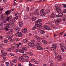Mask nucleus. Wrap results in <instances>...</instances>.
Listing matches in <instances>:
<instances>
[{"instance_id":"1","label":"nucleus","mask_w":66,"mask_h":66,"mask_svg":"<svg viewBox=\"0 0 66 66\" xmlns=\"http://www.w3.org/2000/svg\"><path fill=\"white\" fill-rule=\"evenodd\" d=\"M55 58L56 59H57L59 61H61L62 60V57L61 55H59L58 53L56 52H54Z\"/></svg>"},{"instance_id":"2","label":"nucleus","mask_w":66,"mask_h":66,"mask_svg":"<svg viewBox=\"0 0 66 66\" xmlns=\"http://www.w3.org/2000/svg\"><path fill=\"white\" fill-rule=\"evenodd\" d=\"M52 47H50V49L53 50H56V48H56V47H57V46H56L55 44H54L52 45Z\"/></svg>"},{"instance_id":"3","label":"nucleus","mask_w":66,"mask_h":66,"mask_svg":"<svg viewBox=\"0 0 66 66\" xmlns=\"http://www.w3.org/2000/svg\"><path fill=\"white\" fill-rule=\"evenodd\" d=\"M19 15H20V14L19 13H15V17H14L15 19L16 20H17L18 17L19 16Z\"/></svg>"},{"instance_id":"4","label":"nucleus","mask_w":66,"mask_h":66,"mask_svg":"<svg viewBox=\"0 0 66 66\" xmlns=\"http://www.w3.org/2000/svg\"><path fill=\"white\" fill-rule=\"evenodd\" d=\"M23 22L22 21H20L19 24V26L20 28L22 27V25H23Z\"/></svg>"},{"instance_id":"5","label":"nucleus","mask_w":66,"mask_h":66,"mask_svg":"<svg viewBox=\"0 0 66 66\" xmlns=\"http://www.w3.org/2000/svg\"><path fill=\"white\" fill-rule=\"evenodd\" d=\"M56 10H57V12L59 13H62V10H61V9L60 7L58 8L57 9H56Z\"/></svg>"},{"instance_id":"6","label":"nucleus","mask_w":66,"mask_h":66,"mask_svg":"<svg viewBox=\"0 0 66 66\" xmlns=\"http://www.w3.org/2000/svg\"><path fill=\"white\" fill-rule=\"evenodd\" d=\"M9 24H10V27H13L14 26V22H12V21H10Z\"/></svg>"},{"instance_id":"7","label":"nucleus","mask_w":66,"mask_h":66,"mask_svg":"<svg viewBox=\"0 0 66 66\" xmlns=\"http://www.w3.org/2000/svg\"><path fill=\"white\" fill-rule=\"evenodd\" d=\"M23 57H24L23 60L24 61H27L28 60H29V58L28 56H25V57L23 56Z\"/></svg>"},{"instance_id":"8","label":"nucleus","mask_w":66,"mask_h":66,"mask_svg":"<svg viewBox=\"0 0 66 66\" xmlns=\"http://www.w3.org/2000/svg\"><path fill=\"white\" fill-rule=\"evenodd\" d=\"M27 31V29L25 28L23 29L22 30V33H26Z\"/></svg>"},{"instance_id":"9","label":"nucleus","mask_w":66,"mask_h":66,"mask_svg":"<svg viewBox=\"0 0 66 66\" xmlns=\"http://www.w3.org/2000/svg\"><path fill=\"white\" fill-rule=\"evenodd\" d=\"M11 13V12H10V11L7 10L6 11V12L5 13V14L7 15V16H9V14H10Z\"/></svg>"},{"instance_id":"10","label":"nucleus","mask_w":66,"mask_h":66,"mask_svg":"<svg viewBox=\"0 0 66 66\" xmlns=\"http://www.w3.org/2000/svg\"><path fill=\"white\" fill-rule=\"evenodd\" d=\"M15 29L16 32H19L20 31V29L18 27H15Z\"/></svg>"},{"instance_id":"11","label":"nucleus","mask_w":66,"mask_h":66,"mask_svg":"<svg viewBox=\"0 0 66 66\" xmlns=\"http://www.w3.org/2000/svg\"><path fill=\"white\" fill-rule=\"evenodd\" d=\"M60 22H61V20H56L55 21V23H56L57 24H58Z\"/></svg>"},{"instance_id":"12","label":"nucleus","mask_w":66,"mask_h":66,"mask_svg":"<svg viewBox=\"0 0 66 66\" xmlns=\"http://www.w3.org/2000/svg\"><path fill=\"white\" fill-rule=\"evenodd\" d=\"M29 46L30 47H34V44L30 42L28 44Z\"/></svg>"},{"instance_id":"13","label":"nucleus","mask_w":66,"mask_h":66,"mask_svg":"<svg viewBox=\"0 0 66 66\" xmlns=\"http://www.w3.org/2000/svg\"><path fill=\"white\" fill-rule=\"evenodd\" d=\"M4 42L5 44H6L7 43L8 41L7 40V39L5 38H4Z\"/></svg>"},{"instance_id":"14","label":"nucleus","mask_w":66,"mask_h":66,"mask_svg":"<svg viewBox=\"0 0 66 66\" xmlns=\"http://www.w3.org/2000/svg\"><path fill=\"white\" fill-rule=\"evenodd\" d=\"M40 32L41 34H44L46 33V31L43 30H40Z\"/></svg>"},{"instance_id":"15","label":"nucleus","mask_w":66,"mask_h":66,"mask_svg":"<svg viewBox=\"0 0 66 66\" xmlns=\"http://www.w3.org/2000/svg\"><path fill=\"white\" fill-rule=\"evenodd\" d=\"M37 49L39 50H42L43 48L41 46H39L37 47Z\"/></svg>"},{"instance_id":"16","label":"nucleus","mask_w":66,"mask_h":66,"mask_svg":"<svg viewBox=\"0 0 66 66\" xmlns=\"http://www.w3.org/2000/svg\"><path fill=\"white\" fill-rule=\"evenodd\" d=\"M4 26H6L7 28H10V24H5L4 25Z\"/></svg>"},{"instance_id":"17","label":"nucleus","mask_w":66,"mask_h":66,"mask_svg":"<svg viewBox=\"0 0 66 66\" xmlns=\"http://www.w3.org/2000/svg\"><path fill=\"white\" fill-rule=\"evenodd\" d=\"M7 55V54L6 53H4L1 55L2 57H3V56H5Z\"/></svg>"},{"instance_id":"18","label":"nucleus","mask_w":66,"mask_h":66,"mask_svg":"<svg viewBox=\"0 0 66 66\" xmlns=\"http://www.w3.org/2000/svg\"><path fill=\"white\" fill-rule=\"evenodd\" d=\"M22 57H23V56H22L21 57L19 58V60L20 61H23L24 58H23Z\"/></svg>"},{"instance_id":"19","label":"nucleus","mask_w":66,"mask_h":66,"mask_svg":"<svg viewBox=\"0 0 66 66\" xmlns=\"http://www.w3.org/2000/svg\"><path fill=\"white\" fill-rule=\"evenodd\" d=\"M36 18L35 16H33L32 17V20L33 21H35L36 20Z\"/></svg>"},{"instance_id":"20","label":"nucleus","mask_w":66,"mask_h":66,"mask_svg":"<svg viewBox=\"0 0 66 66\" xmlns=\"http://www.w3.org/2000/svg\"><path fill=\"white\" fill-rule=\"evenodd\" d=\"M37 27H40L41 28L42 27V23L39 24Z\"/></svg>"},{"instance_id":"21","label":"nucleus","mask_w":66,"mask_h":66,"mask_svg":"<svg viewBox=\"0 0 66 66\" xmlns=\"http://www.w3.org/2000/svg\"><path fill=\"white\" fill-rule=\"evenodd\" d=\"M42 20L39 19L38 20L36 21H37L39 23H40V22H42Z\"/></svg>"},{"instance_id":"22","label":"nucleus","mask_w":66,"mask_h":66,"mask_svg":"<svg viewBox=\"0 0 66 66\" xmlns=\"http://www.w3.org/2000/svg\"><path fill=\"white\" fill-rule=\"evenodd\" d=\"M2 21L3 23H6V20H5V19H2Z\"/></svg>"},{"instance_id":"23","label":"nucleus","mask_w":66,"mask_h":66,"mask_svg":"<svg viewBox=\"0 0 66 66\" xmlns=\"http://www.w3.org/2000/svg\"><path fill=\"white\" fill-rule=\"evenodd\" d=\"M38 11V9H37L34 12V14H36L37 12V11Z\"/></svg>"},{"instance_id":"24","label":"nucleus","mask_w":66,"mask_h":66,"mask_svg":"<svg viewBox=\"0 0 66 66\" xmlns=\"http://www.w3.org/2000/svg\"><path fill=\"white\" fill-rule=\"evenodd\" d=\"M4 15H2L0 17V19H3L4 18Z\"/></svg>"},{"instance_id":"25","label":"nucleus","mask_w":66,"mask_h":66,"mask_svg":"<svg viewBox=\"0 0 66 66\" xmlns=\"http://www.w3.org/2000/svg\"><path fill=\"white\" fill-rule=\"evenodd\" d=\"M42 41V42L44 44H47V43H48V42L46 40H43Z\"/></svg>"},{"instance_id":"26","label":"nucleus","mask_w":66,"mask_h":66,"mask_svg":"<svg viewBox=\"0 0 66 66\" xmlns=\"http://www.w3.org/2000/svg\"><path fill=\"white\" fill-rule=\"evenodd\" d=\"M23 43H27L28 42V40L27 39H24L23 40Z\"/></svg>"},{"instance_id":"27","label":"nucleus","mask_w":66,"mask_h":66,"mask_svg":"<svg viewBox=\"0 0 66 66\" xmlns=\"http://www.w3.org/2000/svg\"><path fill=\"white\" fill-rule=\"evenodd\" d=\"M27 53L28 54H30V55H33V53H32L31 52H27Z\"/></svg>"},{"instance_id":"28","label":"nucleus","mask_w":66,"mask_h":66,"mask_svg":"<svg viewBox=\"0 0 66 66\" xmlns=\"http://www.w3.org/2000/svg\"><path fill=\"white\" fill-rule=\"evenodd\" d=\"M63 44H62V43H61L60 44V46L61 48H63Z\"/></svg>"},{"instance_id":"29","label":"nucleus","mask_w":66,"mask_h":66,"mask_svg":"<svg viewBox=\"0 0 66 66\" xmlns=\"http://www.w3.org/2000/svg\"><path fill=\"white\" fill-rule=\"evenodd\" d=\"M35 37L36 38V39H40V38L39 37L37 36H35Z\"/></svg>"},{"instance_id":"30","label":"nucleus","mask_w":66,"mask_h":66,"mask_svg":"<svg viewBox=\"0 0 66 66\" xmlns=\"http://www.w3.org/2000/svg\"><path fill=\"white\" fill-rule=\"evenodd\" d=\"M35 43V40H32L31 41V44H34Z\"/></svg>"},{"instance_id":"31","label":"nucleus","mask_w":66,"mask_h":66,"mask_svg":"<svg viewBox=\"0 0 66 66\" xmlns=\"http://www.w3.org/2000/svg\"><path fill=\"white\" fill-rule=\"evenodd\" d=\"M12 21V22H13V23L14 22H16V20H15V19L13 18L12 19V21Z\"/></svg>"},{"instance_id":"32","label":"nucleus","mask_w":66,"mask_h":66,"mask_svg":"<svg viewBox=\"0 0 66 66\" xmlns=\"http://www.w3.org/2000/svg\"><path fill=\"white\" fill-rule=\"evenodd\" d=\"M6 50L7 51H10L12 50V49L10 48H7Z\"/></svg>"},{"instance_id":"33","label":"nucleus","mask_w":66,"mask_h":66,"mask_svg":"<svg viewBox=\"0 0 66 66\" xmlns=\"http://www.w3.org/2000/svg\"><path fill=\"white\" fill-rule=\"evenodd\" d=\"M19 37H21L23 35L20 32H19Z\"/></svg>"},{"instance_id":"34","label":"nucleus","mask_w":66,"mask_h":66,"mask_svg":"<svg viewBox=\"0 0 66 66\" xmlns=\"http://www.w3.org/2000/svg\"><path fill=\"white\" fill-rule=\"evenodd\" d=\"M22 49L24 51H27V48L26 47H23L22 48Z\"/></svg>"},{"instance_id":"35","label":"nucleus","mask_w":66,"mask_h":66,"mask_svg":"<svg viewBox=\"0 0 66 66\" xmlns=\"http://www.w3.org/2000/svg\"><path fill=\"white\" fill-rule=\"evenodd\" d=\"M9 32H10V33H12L13 32V30L12 29H9Z\"/></svg>"},{"instance_id":"36","label":"nucleus","mask_w":66,"mask_h":66,"mask_svg":"<svg viewBox=\"0 0 66 66\" xmlns=\"http://www.w3.org/2000/svg\"><path fill=\"white\" fill-rule=\"evenodd\" d=\"M20 51L21 53H24V51L22 49L21 50H20Z\"/></svg>"},{"instance_id":"37","label":"nucleus","mask_w":66,"mask_h":66,"mask_svg":"<svg viewBox=\"0 0 66 66\" xmlns=\"http://www.w3.org/2000/svg\"><path fill=\"white\" fill-rule=\"evenodd\" d=\"M12 62L13 63H16L17 62V60L14 59L12 60Z\"/></svg>"},{"instance_id":"38","label":"nucleus","mask_w":66,"mask_h":66,"mask_svg":"<svg viewBox=\"0 0 66 66\" xmlns=\"http://www.w3.org/2000/svg\"><path fill=\"white\" fill-rule=\"evenodd\" d=\"M5 64L6 65V66H8L10 65L9 64V63L8 62H6L5 63Z\"/></svg>"},{"instance_id":"39","label":"nucleus","mask_w":66,"mask_h":66,"mask_svg":"<svg viewBox=\"0 0 66 66\" xmlns=\"http://www.w3.org/2000/svg\"><path fill=\"white\" fill-rule=\"evenodd\" d=\"M3 26V24L1 22H0V27H2Z\"/></svg>"},{"instance_id":"40","label":"nucleus","mask_w":66,"mask_h":66,"mask_svg":"<svg viewBox=\"0 0 66 66\" xmlns=\"http://www.w3.org/2000/svg\"><path fill=\"white\" fill-rule=\"evenodd\" d=\"M3 9H0V14H1V13H2V11H3Z\"/></svg>"},{"instance_id":"41","label":"nucleus","mask_w":66,"mask_h":66,"mask_svg":"<svg viewBox=\"0 0 66 66\" xmlns=\"http://www.w3.org/2000/svg\"><path fill=\"white\" fill-rule=\"evenodd\" d=\"M6 21H10V19L9 18V17H7L6 18Z\"/></svg>"},{"instance_id":"42","label":"nucleus","mask_w":66,"mask_h":66,"mask_svg":"<svg viewBox=\"0 0 66 66\" xmlns=\"http://www.w3.org/2000/svg\"><path fill=\"white\" fill-rule=\"evenodd\" d=\"M15 54H14L10 53V55L11 56H14Z\"/></svg>"},{"instance_id":"43","label":"nucleus","mask_w":66,"mask_h":66,"mask_svg":"<svg viewBox=\"0 0 66 66\" xmlns=\"http://www.w3.org/2000/svg\"><path fill=\"white\" fill-rule=\"evenodd\" d=\"M46 12L48 13H50V10H49V9H47L46 10Z\"/></svg>"},{"instance_id":"44","label":"nucleus","mask_w":66,"mask_h":66,"mask_svg":"<svg viewBox=\"0 0 66 66\" xmlns=\"http://www.w3.org/2000/svg\"><path fill=\"white\" fill-rule=\"evenodd\" d=\"M59 14H60V17L61 16H63V14L61 13H59Z\"/></svg>"},{"instance_id":"45","label":"nucleus","mask_w":66,"mask_h":66,"mask_svg":"<svg viewBox=\"0 0 66 66\" xmlns=\"http://www.w3.org/2000/svg\"><path fill=\"white\" fill-rule=\"evenodd\" d=\"M35 23V26H37V25H38V24L39 23L37 21H36Z\"/></svg>"},{"instance_id":"46","label":"nucleus","mask_w":66,"mask_h":66,"mask_svg":"<svg viewBox=\"0 0 66 66\" xmlns=\"http://www.w3.org/2000/svg\"><path fill=\"white\" fill-rule=\"evenodd\" d=\"M19 32H17V34H16V36H19Z\"/></svg>"},{"instance_id":"47","label":"nucleus","mask_w":66,"mask_h":66,"mask_svg":"<svg viewBox=\"0 0 66 66\" xmlns=\"http://www.w3.org/2000/svg\"><path fill=\"white\" fill-rule=\"evenodd\" d=\"M62 5L64 6V8H66V5L64 4H63Z\"/></svg>"},{"instance_id":"48","label":"nucleus","mask_w":66,"mask_h":66,"mask_svg":"<svg viewBox=\"0 0 66 66\" xmlns=\"http://www.w3.org/2000/svg\"><path fill=\"white\" fill-rule=\"evenodd\" d=\"M44 11V9H42L40 11L41 13H43V12Z\"/></svg>"},{"instance_id":"49","label":"nucleus","mask_w":66,"mask_h":66,"mask_svg":"<svg viewBox=\"0 0 66 66\" xmlns=\"http://www.w3.org/2000/svg\"><path fill=\"white\" fill-rule=\"evenodd\" d=\"M31 61L32 62H35V59H32Z\"/></svg>"},{"instance_id":"50","label":"nucleus","mask_w":66,"mask_h":66,"mask_svg":"<svg viewBox=\"0 0 66 66\" xmlns=\"http://www.w3.org/2000/svg\"><path fill=\"white\" fill-rule=\"evenodd\" d=\"M36 29V27H34L31 29V30H35Z\"/></svg>"},{"instance_id":"51","label":"nucleus","mask_w":66,"mask_h":66,"mask_svg":"<svg viewBox=\"0 0 66 66\" xmlns=\"http://www.w3.org/2000/svg\"><path fill=\"white\" fill-rule=\"evenodd\" d=\"M14 64L13 63H10V66H12L13 65H14Z\"/></svg>"},{"instance_id":"52","label":"nucleus","mask_w":66,"mask_h":66,"mask_svg":"<svg viewBox=\"0 0 66 66\" xmlns=\"http://www.w3.org/2000/svg\"><path fill=\"white\" fill-rule=\"evenodd\" d=\"M51 17H54L55 16V14H52L51 15Z\"/></svg>"},{"instance_id":"53","label":"nucleus","mask_w":66,"mask_h":66,"mask_svg":"<svg viewBox=\"0 0 66 66\" xmlns=\"http://www.w3.org/2000/svg\"><path fill=\"white\" fill-rule=\"evenodd\" d=\"M48 26H45L44 27V28H45V29H46L47 28H48Z\"/></svg>"},{"instance_id":"54","label":"nucleus","mask_w":66,"mask_h":66,"mask_svg":"<svg viewBox=\"0 0 66 66\" xmlns=\"http://www.w3.org/2000/svg\"><path fill=\"white\" fill-rule=\"evenodd\" d=\"M43 16H46V13L45 12L44 13H43Z\"/></svg>"},{"instance_id":"55","label":"nucleus","mask_w":66,"mask_h":66,"mask_svg":"<svg viewBox=\"0 0 66 66\" xmlns=\"http://www.w3.org/2000/svg\"><path fill=\"white\" fill-rule=\"evenodd\" d=\"M63 13H66V9H64L63 11Z\"/></svg>"},{"instance_id":"56","label":"nucleus","mask_w":66,"mask_h":66,"mask_svg":"<svg viewBox=\"0 0 66 66\" xmlns=\"http://www.w3.org/2000/svg\"><path fill=\"white\" fill-rule=\"evenodd\" d=\"M27 12L29 11V8L28 7H27Z\"/></svg>"},{"instance_id":"57","label":"nucleus","mask_w":66,"mask_h":66,"mask_svg":"<svg viewBox=\"0 0 66 66\" xmlns=\"http://www.w3.org/2000/svg\"><path fill=\"white\" fill-rule=\"evenodd\" d=\"M15 51L16 52H18L19 51H20V50H19L18 49H16L15 50Z\"/></svg>"},{"instance_id":"58","label":"nucleus","mask_w":66,"mask_h":66,"mask_svg":"<svg viewBox=\"0 0 66 66\" xmlns=\"http://www.w3.org/2000/svg\"><path fill=\"white\" fill-rule=\"evenodd\" d=\"M10 19H12V16H10L9 17H8Z\"/></svg>"},{"instance_id":"59","label":"nucleus","mask_w":66,"mask_h":66,"mask_svg":"<svg viewBox=\"0 0 66 66\" xmlns=\"http://www.w3.org/2000/svg\"><path fill=\"white\" fill-rule=\"evenodd\" d=\"M56 17H61V15H56Z\"/></svg>"},{"instance_id":"60","label":"nucleus","mask_w":66,"mask_h":66,"mask_svg":"<svg viewBox=\"0 0 66 66\" xmlns=\"http://www.w3.org/2000/svg\"><path fill=\"white\" fill-rule=\"evenodd\" d=\"M43 66H48L47 64H43Z\"/></svg>"},{"instance_id":"61","label":"nucleus","mask_w":66,"mask_h":66,"mask_svg":"<svg viewBox=\"0 0 66 66\" xmlns=\"http://www.w3.org/2000/svg\"><path fill=\"white\" fill-rule=\"evenodd\" d=\"M24 19H27V18H28V16L27 15H25L24 16Z\"/></svg>"},{"instance_id":"62","label":"nucleus","mask_w":66,"mask_h":66,"mask_svg":"<svg viewBox=\"0 0 66 66\" xmlns=\"http://www.w3.org/2000/svg\"><path fill=\"white\" fill-rule=\"evenodd\" d=\"M63 66H66V64L64 62L63 64Z\"/></svg>"},{"instance_id":"63","label":"nucleus","mask_w":66,"mask_h":66,"mask_svg":"<svg viewBox=\"0 0 66 66\" xmlns=\"http://www.w3.org/2000/svg\"><path fill=\"white\" fill-rule=\"evenodd\" d=\"M18 66H22L21 64V63H19L18 64Z\"/></svg>"},{"instance_id":"64","label":"nucleus","mask_w":66,"mask_h":66,"mask_svg":"<svg viewBox=\"0 0 66 66\" xmlns=\"http://www.w3.org/2000/svg\"><path fill=\"white\" fill-rule=\"evenodd\" d=\"M35 64H38V62L37 61H36L35 62Z\"/></svg>"}]
</instances>
